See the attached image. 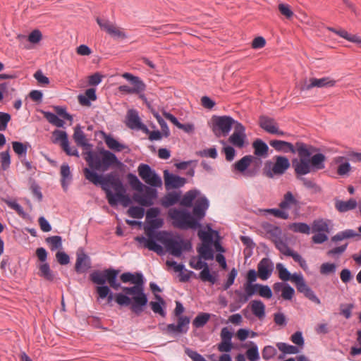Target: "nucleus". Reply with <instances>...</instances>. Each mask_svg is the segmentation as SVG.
<instances>
[{"instance_id": "52", "label": "nucleus", "mask_w": 361, "mask_h": 361, "mask_svg": "<svg viewBox=\"0 0 361 361\" xmlns=\"http://www.w3.org/2000/svg\"><path fill=\"white\" fill-rule=\"evenodd\" d=\"M149 28L152 30L157 31L158 34L168 35L176 32V30L177 29V25L165 24L159 27H151Z\"/></svg>"}, {"instance_id": "61", "label": "nucleus", "mask_w": 361, "mask_h": 361, "mask_svg": "<svg viewBox=\"0 0 361 361\" xmlns=\"http://www.w3.org/2000/svg\"><path fill=\"white\" fill-rule=\"evenodd\" d=\"M276 353V349L272 345L264 346L262 351V358L265 360L274 358Z\"/></svg>"}, {"instance_id": "57", "label": "nucleus", "mask_w": 361, "mask_h": 361, "mask_svg": "<svg viewBox=\"0 0 361 361\" xmlns=\"http://www.w3.org/2000/svg\"><path fill=\"white\" fill-rule=\"evenodd\" d=\"M276 268L278 271L279 278L283 281H288V279L290 276L291 273L285 267V266L282 263H277Z\"/></svg>"}, {"instance_id": "53", "label": "nucleus", "mask_w": 361, "mask_h": 361, "mask_svg": "<svg viewBox=\"0 0 361 361\" xmlns=\"http://www.w3.org/2000/svg\"><path fill=\"white\" fill-rule=\"evenodd\" d=\"M67 140H68V135L66 131L58 129H56L53 131L51 142L54 144L61 145L66 142Z\"/></svg>"}, {"instance_id": "55", "label": "nucleus", "mask_w": 361, "mask_h": 361, "mask_svg": "<svg viewBox=\"0 0 361 361\" xmlns=\"http://www.w3.org/2000/svg\"><path fill=\"white\" fill-rule=\"evenodd\" d=\"M0 161H1V168L4 171H6L11 165V155H10V148L5 151H3L0 153Z\"/></svg>"}, {"instance_id": "5", "label": "nucleus", "mask_w": 361, "mask_h": 361, "mask_svg": "<svg viewBox=\"0 0 361 361\" xmlns=\"http://www.w3.org/2000/svg\"><path fill=\"white\" fill-rule=\"evenodd\" d=\"M254 155H245L232 165V171L246 178H254L259 175L262 166V159L268 157L269 148L261 138H256L252 143Z\"/></svg>"}, {"instance_id": "64", "label": "nucleus", "mask_w": 361, "mask_h": 361, "mask_svg": "<svg viewBox=\"0 0 361 361\" xmlns=\"http://www.w3.org/2000/svg\"><path fill=\"white\" fill-rule=\"evenodd\" d=\"M336 264L331 262L323 263L320 267V273L324 275H329L335 273Z\"/></svg>"}, {"instance_id": "6", "label": "nucleus", "mask_w": 361, "mask_h": 361, "mask_svg": "<svg viewBox=\"0 0 361 361\" xmlns=\"http://www.w3.org/2000/svg\"><path fill=\"white\" fill-rule=\"evenodd\" d=\"M119 282L123 283H130L133 286H123L121 290H126V294L130 297L142 309L147 311L148 306V293L145 292V279L140 271L130 272L126 271L118 274Z\"/></svg>"}, {"instance_id": "39", "label": "nucleus", "mask_w": 361, "mask_h": 361, "mask_svg": "<svg viewBox=\"0 0 361 361\" xmlns=\"http://www.w3.org/2000/svg\"><path fill=\"white\" fill-rule=\"evenodd\" d=\"M249 306L250 307L252 313L256 317H257L259 319H263L265 317L266 306L262 300H252L250 302Z\"/></svg>"}, {"instance_id": "31", "label": "nucleus", "mask_w": 361, "mask_h": 361, "mask_svg": "<svg viewBox=\"0 0 361 361\" xmlns=\"http://www.w3.org/2000/svg\"><path fill=\"white\" fill-rule=\"evenodd\" d=\"M60 175L61 187L63 191L66 192L73 179L70 166L67 163H63L61 166Z\"/></svg>"}, {"instance_id": "26", "label": "nucleus", "mask_w": 361, "mask_h": 361, "mask_svg": "<svg viewBox=\"0 0 361 361\" xmlns=\"http://www.w3.org/2000/svg\"><path fill=\"white\" fill-rule=\"evenodd\" d=\"M154 301H148V307L155 314H159L162 317L166 316V302L159 294H155Z\"/></svg>"}, {"instance_id": "46", "label": "nucleus", "mask_w": 361, "mask_h": 361, "mask_svg": "<svg viewBox=\"0 0 361 361\" xmlns=\"http://www.w3.org/2000/svg\"><path fill=\"white\" fill-rule=\"evenodd\" d=\"M288 228L295 233H300L303 234H310L311 232V227L305 222H293L288 225Z\"/></svg>"}, {"instance_id": "48", "label": "nucleus", "mask_w": 361, "mask_h": 361, "mask_svg": "<svg viewBox=\"0 0 361 361\" xmlns=\"http://www.w3.org/2000/svg\"><path fill=\"white\" fill-rule=\"evenodd\" d=\"M295 145L297 147V152L298 154V157L301 156L302 154V151H305L307 152H310V155H314L316 153L319 152V148H317L313 145L305 144L302 142L298 141L295 142Z\"/></svg>"}, {"instance_id": "14", "label": "nucleus", "mask_w": 361, "mask_h": 361, "mask_svg": "<svg viewBox=\"0 0 361 361\" xmlns=\"http://www.w3.org/2000/svg\"><path fill=\"white\" fill-rule=\"evenodd\" d=\"M37 260L40 262L38 265L37 275L49 282H54L56 279V272L51 269L49 264L47 262L49 253L43 247H37L35 253Z\"/></svg>"}, {"instance_id": "51", "label": "nucleus", "mask_w": 361, "mask_h": 361, "mask_svg": "<svg viewBox=\"0 0 361 361\" xmlns=\"http://www.w3.org/2000/svg\"><path fill=\"white\" fill-rule=\"evenodd\" d=\"M337 35L339 37L344 38L345 39H346L350 42L357 44V46L360 48H361V38L359 36H357V35L350 34L344 29H339L337 32Z\"/></svg>"}, {"instance_id": "63", "label": "nucleus", "mask_w": 361, "mask_h": 361, "mask_svg": "<svg viewBox=\"0 0 361 361\" xmlns=\"http://www.w3.org/2000/svg\"><path fill=\"white\" fill-rule=\"evenodd\" d=\"M42 39V32L38 29L31 31L27 35V41L33 44H38Z\"/></svg>"}, {"instance_id": "11", "label": "nucleus", "mask_w": 361, "mask_h": 361, "mask_svg": "<svg viewBox=\"0 0 361 361\" xmlns=\"http://www.w3.org/2000/svg\"><path fill=\"white\" fill-rule=\"evenodd\" d=\"M289 159L283 155H275L272 159L267 160L262 169V174L269 178L283 176L290 168Z\"/></svg>"}, {"instance_id": "10", "label": "nucleus", "mask_w": 361, "mask_h": 361, "mask_svg": "<svg viewBox=\"0 0 361 361\" xmlns=\"http://www.w3.org/2000/svg\"><path fill=\"white\" fill-rule=\"evenodd\" d=\"M185 310L183 305L180 301H176L173 315L176 318L177 323L169 324L165 327L164 326L165 325L164 323L159 324V329L163 333L169 335L176 336L186 334L189 329L190 317L183 314Z\"/></svg>"}, {"instance_id": "37", "label": "nucleus", "mask_w": 361, "mask_h": 361, "mask_svg": "<svg viewBox=\"0 0 361 361\" xmlns=\"http://www.w3.org/2000/svg\"><path fill=\"white\" fill-rule=\"evenodd\" d=\"M278 123L275 121L274 118L269 117L265 115H262L259 117V126L263 129L265 132L271 135L273 131H274L276 126H277Z\"/></svg>"}, {"instance_id": "58", "label": "nucleus", "mask_w": 361, "mask_h": 361, "mask_svg": "<svg viewBox=\"0 0 361 361\" xmlns=\"http://www.w3.org/2000/svg\"><path fill=\"white\" fill-rule=\"evenodd\" d=\"M264 212L267 214H271L276 218H279L281 219H288L289 218V214L286 211H283L280 207L279 208H271L267 209Z\"/></svg>"}, {"instance_id": "4", "label": "nucleus", "mask_w": 361, "mask_h": 361, "mask_svg": "<svg viewBox=\"0 0 361 361\" xmlns=\"http://www.w3.org/2000/svg\"><path fill=\"white\" fill-rule=\"evenodd\" d=\"M209 207V201L205 196H202L196 200L193 212L186 209L171 208L168 212V218L173 226L180 230H198L197 236L202 241L201 244L212 243L214 241L221 242V236L217 230L212 228L210 224L204 227L200 221L206 215V211Z\"/></svg>"}, {"instance_id": "18", "label": "nucleus", "mask_w": 361, "mask_h": 361, "mask_svg": "<svg viewBox=\"0 0 361 361\" xmlns=\"http://www.w3.org/2000/svg\"><path fill=\"white\" fill-rule=\"evenodd\" d=\"M164 180L165 188L167 191L178 189L187 183L185 178L174 174L168 169L164 171Z\"/></svg>"}, {"instance_id": "44", "label": "nucleus", "mask_w": 361, "mask_h": 361, "mask_svg": "<svg viewBox=\"0 0 361 361\" xmlns=\"http://www.w3.org/2000/svg\"><path fill=\"white\" fill-rule=\"evenodd\" d=\"M3 201L12 209L15 210L17 214L23 219L30 220L31 217L26 213L23 207L17 202L16 200H11L3 199Z\"/></svg>"}, {"instance_id": "7", "label": "nucleus", "mask_w": 361, "mask_h": 361, "mask_svg": "<svg viewBox=\"0 0 361 361\" xmlns=\"http://www.w3.org/2000/svg\"><path fill=\"white\" fill-rule=\"evenodd\" d=\"M299 159L294 158L292 166L294 168L296 178L316 172L325 168L326 156L322 153L310 155V152L302 151Z\"/></svg>"}, {"instance_id": "13", "label": "nucleus", "mask_w": 361, "mask_h": 361, "mask_svg": "<svg viewBox=\"0 0 361 361\" xmlns=\"http://www.w3.org/2000/svg\"><path fill=\"white\" fill-rule=\"evenodd\" d=\"M234 124L235 119L230 116L214 115L211 118V128L212 132L217 137L227 136Z\"/></svg>"}, {"instance_id": "21", "label": "nucleus", "mask_w": 361, "mask_h": 361, "mask_svg": "<svg viewBox=\"0 0 361 361\" xmlns=\"http://www.w3.org/2000/svg\"><path fill=\"white\" fill-rule=\"evenodd\" d=\"M91 268V259L90 257L83 252L82 248H80L77 252L76 262L75 264V271L78 274L87 272Z\"/></svg>"}, {"instance_id": "50", "label": "nucleus", "mask_w": 361, "mask_h": 361, "mask_svg": "<svg viewBox=\"0 0 361 361\" xmlns=\"http://www.w3.org/2000/svg\"><path fill=\"white\" fill-rule=\"evenodd\" d=\"M312 231L316 233H327L330 232L329 224L324 221L323 219L314 220L312 226Z\"/></svg>"}, {"instance_id": "16", "label": "nucleus", "mask_w": 361, "mask_h": 361, "mask_svg": "<svg viewBox=\"0 0 361 361\" xmlns=\"http://www.w3.org/2000/svg\"><path fill=\"white\" fill-rule=\"evenodd\" d=\"M137 172L142 180L149 185L148 187L157 189L162 185L161 177L149 165L140 164L137 168Z\"/></svg>"}, {"instance_id": "42", "label": "nucleus", "mask_w": 361, "mask_h": 361, "mask_svg": "<svg viewBox=\"0 0 361 361\" xmlns=\"http://www.w3.org/2000/svg\"><path fill=\"white\" fill-rule=\"evenodd\" d=\"M11 144L13 150L16 154L19 159L26 157L27 149L29 147H30V145L29 142L13 141Z\"/></svg>"}, {"instance_id": "32", "label": "nucleus", "mask_w": 361, "mask_h": 361, "mask_svg": "<svg viewBox=\"0 0 361 361\" xmlns=\"http://www.w3.org/2000/svg\"><path fill=\"white\" fill-rule=\"evenodd\" d=\"M134 202L137 203L138 205H131L128 209V214L133 219H140L145 214V207H149L150 206L145 205L142 200L134 201Z\"/></svg>"}, {"instance_id": "60", "label": "nucleus", "mask_w": 361, "mask_h": 361, "mask_svg": "<svg viewBox=\"0 0 361 361\" xmlns=\"http://www.w3.org/2000/svg\"><path fill=\"white\" fill-rule=\"evenodd\" d=\"M290 341L299 347L300 349L302 348L305 345V339L302 333L300 331H297L290 336Z\"/></svg>"}, {"instance_id": "25", "label": "nucleus", "mask_w": 361, "mask_h": 361, "mask_svg": "<svg viewBox=\"0 0 361 361\" xmlns=\"http://www.w3.org/2000/svg\"><path fill=\"white\" fill-rule=\"evenodd\" d=\"M259 277L262 280H267L274 271V264L268 257L263 258L257 264Z\"/></svg>"}, {"instance_id": "59", "label": "nucleus", "mask_w": 361, "mask_h": 361, "mask_svg": "<svg viewBox=\"0 0 361 361\" xmlns=\"http://www.w3.org/2000/svg\"><path fill=\"white\" fill-rule=\"evenodd\" d=\"M63 151L68 156H74L79 157V152L76 147L70 146L69 140H67L66 142L60 145Z\"/></svg>"}, {"instance_id": "2", "label": "nucleus", "mask_w": 361, "mask_h": 361, "mask_svg": "<svg viewBox=\"0 0 361 361\" xmlns=\"http://www.w3.org/2000/svg\"><path fill=\"white\" fill-rule=\"evenodd\" d=\"M121 270L113 267L104 270H94L89 276V280L95 284L94 291L97 300H106V304L112 306L114 301L120 307H128L136 317H140L143 312L149 313L129 297L126 290L114 293L112 290H118L122 288L118 277Z\"/></svg>"}, {"instance_id": "36", "label": "nucleus", "mask_w": 361, "mask_h": 361, "mask_svg": "<svg viewBox=\"0 0 361 361\" xmlns=\"http://www.w3.org/2000/svg\"><path fill=\"white\" fill-rule=\"evenodd\" d=\"M214 246V242L212 243L199 244L197 247V252L199 255H201L204 260H213L214 258V250L212 247Z\"/></svg>"}, {"instance_id": "9", "label": "nucleus", "mask_w": 361, "mask_h": 361, "mask_svg": "<svg viewBox=\"0 0 361 361\" xmlns=\"http://www.w3.org/2000/svg\"><path fill=\"white\" fill-rule=\"evenodd\" d=\"M128 183L132 190L136 191L133 194V200H142L147 206H152L158 198V191L156 188L144 185L133 173L126 176Z\"/></svg>"}, {"instance_id": "47", "label": "nucleus", "mask_w": 361, "mask_h": 361, "mask_svg": "<svg viewBox=\"0 0 361 361\" xmlns=\"http://www.w3.org/2000/svg\"><path fill=\"white\" fill-rule=\"evenodd\" d=\"M45 242L49 245L51 251L61 250L63 246L62 237L60 235H53L47 237Z\"/></svg>"}, {"instance_id": "23", "label": "nucleus", "mask_w": 361, "mask_h": 361, "mask_svg": "<svg viewBox=\"0 0 361 361\" xmlns=\"http://www.w3.org/2000/svg\"><path fill=\"white\" fill-rule=\"evenodd\" d=\"M122 77L133 85L131 88L134 94L139 96L140 94H144L147 85L140 77L128 72L123 73Z\"/></svg>"}, {"instance_id": "20", "label": "nucleus", "mask_w": 361, "mask_h": 361, "mask_svg": "<svg viewBox=\"0 0 361 361\" xmlns=\"http://www.w3.org/2000/svg\"><path fill=\"white\" fill-rule=\"evenodd\" d=\"M170 264L175 272L178 273V279L181 283L189 282L191 277L197 279V274L190 270H188L183 263H178L176 261L167 262Z\"/></svg>"}, {"instance_id": "30", "label": "nucleus", "mask_w": 361, "mask_h": 361, "mask_svg": "<svg viewBox=\"0 0 361 361\" xmlns=\"http://www.w3.org/2000/svg\"><path fill=\"white\" fill-rule=\"evenodd\" d=\"M97 99L96 89L94 87L87 89L83 94H80L78 96L79 104L87 107L90 106L92 102L97 100Z\"/></svg>"}, {"instance_id": "54", "label": "nucleus", "mask_w": 361, "mask_h": 361, "mask_svg": "<svg viewBox=\"0 0 361 361\" xmlns=\"http://www.w3.org/2000/svg\"><path fill=\"white\" fill-rule=\"evenodd\" d=\"M28 181L30 183V190L32 195L37 197L39 202H42L43 199V195L41 192V188L36 183L35 180L31 177L29 178Z\"/></svg>"}, {"instance_id": "49", "label": "nucleus", "mask_w": 361, "mask_h": 361, "mask_svg": "<svg viewBox=\"0 0 361 361\" xmlns=\"http://www.w3.org/2000/svg\"><path fill=\"white\" fill-rule=\"evenodd\" d=\"M276 346L281 353L287 355H294L300 353V349L296 345H292L286 343H277Z\"/></svg>"}, {"instance_id": "38", "label": "nucleus", "mask_w": 361, "mask_h": 361, "mask_svg": "<svg viewBox=\"0 0 361 361\" xmlns=\"http://www.w3.org/2000/svg\"><path fill=\"white\" fill-rule=\"evenodd\" d=\"M334 161L338 164L337 173L341 176L348 174L351 170V166L345 157L339 156L334 158Z\"/></svg>"}, {"instance_id": "19", "label": "nucleus", "mask_w": 361, "mask_h": 361, "mask_svg": "<svg viewBox=\"0 0 361 361\" xmlns=\"http://www.w3.org/2000/svg\"><path fill=\"white\" fill-rule=\"evenodd\" d=\"M336 81L330 79L329 77H324L322 78H311L310 79V83H307V79L305 78L300 87V91L309 90L314 87H334L336 85Z\"/></svg>"}, {"instance_id": "22", "label": "nucleus", "mask_w": 361, "mask_h": 361, "mask_svg": "<svg viewBox=\"0 0 361 361\" xmlns=\"http://www.w3.org/2000/svg\"><path fill=\"white\" fill-rule=\"evenodd\" d=\"M99 133L102 135L103 139L110 151L120 152L127 149V152H130V149L128 145L120 142L111 134H107L102 130L99 131Z\"/></svg>"}, {"instance_id": "62", "label": "nucleus", "mask_w": 361, "mask_h": 361, "mask_svg": "<svg viewBox=\"0 0 361 361\" xmlns=\"http://www.w3.org/2000/svg\"><path fill=\"white\" fill-rule=\"evenodd\" d=\"M196 154L201 157H210L212 159H216L218 156L217 150L215 147L197 151L196 152Z\"/></svg>"}, {"instance_id": "40", "label": "nucleus", "mask_w": 361, "mask_h": 361, "mask_svg": "<svg viewBox=\"0 0 361 361\" xmlns=\"http://www.w3.org/2000/svg\"><path fill=\"white\" fill-rule=\"evenodd\" d=\"M142 122L138 112L135 109H130L126 117V124L131 130H135Z\"/></svg>"}, {"instance_id": "27", "label": "nucleus", "mask_w": 361, "mask_h": 361, "mask_svg": "<svg viewBox=\"0 0 361 361\" xmlns=\"http://www.w3.org/2000/svg\"><path fill=\"white\" fill-rule=\"evenodd\" d=\"M200 195V190L197 189H192L185 193L184 195H181L180 204L182 207H184L183 209H188V208H192L194 209V206L196 200H197V197Z\"/></svg>"}, {"instance_id": "56", "label": "nucleus", "mask_w": 361, "mask_h": 361, "mask_svg": "<svg viewBox=\"0 0 361 361\" xmlns=\"http://www.w3.org/2000/svg\"><path fill=\"white\" fill-rule=\"evenodd\" d=\"M221 142L224 145L221 152L225 154L226 160L227 161H232L236 155V150L233 146L226 145L224 141H221Z\"/></svg>"}, {"instance_id": "3", "label": "nucleus", "mask_w": 361, "mask_h": 361, "mask_svg": "<svg viewBox=\"0 0 361 361\" xmlns=\"http://www.w3.org/2000/svg\"><path fill=\"white\" fill-rule=\"evenodd\" d=\"M88 167L82 169L85 178L89 183L101 188L121 178L119 172L125 173L127 166L118 159L114 152L97 147V152H92Z\"/></svg>"}, {"instance_id": "34", "label": "nucleus", "mask_w": 361, "mask_h": 361, "mask_svg": "<svg viewBox=\"0 0 361 361\" xmlns=\"http://www.w3.org/2000/svg\"><path fill=\"white\" fill-rule=\"evenodd\" d=\"M357 206V202L354 198H350L347 201H343L335 198V208L341 213H344L350 210L355 209Z\"/></svg>"}, {"instance_id": "28", "label": "nucleus", "mask_w": 361, "mask_h": 361, "mask_svg": "<svg viewBox=\"0 0 361 361\" xmlns=\"http://www.w3.org/2000/svg\"><path fill=\"white\" fill-rule=\"evenodd\" d=\"M181 197L180 190L168 192L161 200L160 204L164 208H169L177 203L180 204Z\"/></svg>"}, {"instance_id": "43", "label": "nucleus", "mask_w": 361, "mask_h": 361, "mask_svg": "<svg viewBox=\"0 0 361 361\" xmlns=\"http://www.w3.org/2000/svg\"><path fill=\"white\" fill-rule=\"evenodd\" d=\"M298 200L295 197L292 192L288 191L284 195L281 202L279 204V207L283 210L286 211L290 209L293 204H295Z\"/></svg>"}, {"instance_id": "33", "label": "nucleus", "mask_w": 361, "mask_h": 361, "mask_svg": "<svg viewBox=\"0 0 361 361\" xmlns=\"http://www.w3.org/2000/svg\"><path fill=\"white\" fill-rule=\"evenodd\" d=\"M214 247L217 254L215 256V259L219 264L222 270L227 271L228 267L226 262V259L223 255L226 252V249L222 246L221 243L219 241L214 242Z\"/></svg>"}, {"instance_id": "35", "label": "nucleus", "mask_w": 361, "mask_h": 361, "mask_svg": "<svg viewBox=\"0 0 361 361\" xmlns=\"http://www.w3.org/2000/svg\"><path fill=\"white\" fill-rule=\"evenodd\" d=\"M197 278L202 282H209L212 285H214L219 281V271L212 270V269L209 267L207 269L202 270Z\"/></svg>"}, {"instance_id": "15", "label": "nucleus", "mask_w": 361, "mask_h": 361, "mask_svg": "<svg viewBox=\"0 0 361 361\" xmlns=\"http://www.w3.org/2000/svg\"><path fill=\"white\" fill-rule=\"evenodd\" d=\"M288 281L293 283L296 287L298 292L302 293L304 296L312 302L319 305L320 299L315 295L312 289L307 286L303 275L301 273L291 274Z\"/></svg>"}, {"instance_id": "45", "label": "nucleus", "mask_w": 361, "mask_h": 361, "mask_svg": "<svg viewBox=\"0 0 361 361\" xmlns=\"http://www.w3.org/2000/svg\"><path fill=\"white\" fill-rule=\"evenodd\" d=\"M212 314L207 312H200L192 320V326L195 329L204 326L211 319Z\"/></svg>"}, {"instance_id": "29", "label": "nucleus", "mask_w": 361, "mask_h": 361, "mask_svg": "<svg viewBox=\"0 0 361 361\" xmlns=\"http://www.w3.org/2000/svg\"><path fill=\"white\" fill-rule=\"evenodd\" d=\"M241 348H246L245 356L250 361H258L260 359L257 345L252 341H249L240 345Z\"/></svg>"}, {"instance_id": "12", "label": "nucleus", "mask_w": 361, "mask_h": 361, "mask_svg": "<svg viewBox=\"0 0 361 361\" xmlns=\"http://www.w3.org/2000/svg\"><path fill=\"white\" fill-rule=\"evenodd\" d=\"M53 109L55 111H47L44 110H39V111L44 115V117L48 121L49 123L57 127L63 128L65 125L64 120L73 121V116L67 111V108L65 106H54Z\"/></svg>"}, {"instance_id": "8", "label": "nucleus", "mask_w": 361, "mask_h": 361, "mask_svg": "<svg viewBox=\"0 0 361 361\" xmlns=\"http://www.w3.org/2000/svg\"><path fill=\"white\" fill-rule=\"evenodd\" d=\"M102 190L104 191L108 203L112 207L118 206L119 203L127 207L134 202L133 197L126 193V187L121 178Z\"/></svg>"}, {"instance_id": "17", "label": "nucleus", "mask_w": 361, "mask_h": 361, "mask_svg": "<svg viewBox=\"0 0 361 361\" xmlns=\"http://www.w3.org/2000/svg\"><path fill=\"white\" fill-rule=\"evenodd\" d=\"M73 138L78 147L83 149V154L85 155V160L88 164L90 161L89 159L92 157V152H97L96 150H93V145L88 142V140L84 132L82 130V127L80 124H77L74 128V133Z\"/></svg>"}, {"instance_id": "41", "label": "nucleus", "mask_w": 361, "mask_h": 361, "mask_svg": "<svg viewBox=\"0 0 361 361\" xmlns=\"http://www.w3.org/2000/svg\"><path fill=\"white\" fill-rule=\"evenodd\" d=\"M228 142L234 147L243 149L248 145L246 134L234 133L229 137Z\"/></svg>"}, {"instance_id": "1", "label": "nucleus", "mask_w": 361, "mask_h": 361, "mask_svg": "<svg viewBox=\"0 0 361 361\" xmlns=\"http://www.w3.org/2000/svg\"><path fill=\"white\" fill-rule=\"evenodd\" d=\"M147 224L145 226V233L147 238L143 235H137L135 240L138 243L139 247L148 249L161 256L166 251L176 257H180L183 252H189L192 246L190 240H185L180 235H174L172 233L166 231H157L164 224L163 219L159 217L161 209L157 207H149L145 211Z\"/></svg>"}, {"instance_id": "24", "label": "nucleus", "mask_w": 361, "mask_h": 361, "mask_svg": "<svg viewBox=\"0 0 361 361\" xmlns=\"http://www.w3.org/2000/svg\"><path fill=\"white\" fill-rule=\"evenodd\" d=\"M269 144L271 147H273L276 151L279 152H290L292 154H295L297 152L296 145H294L288 141L274 139L269 140Z\"/></svg>"}]
</instances>
